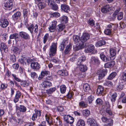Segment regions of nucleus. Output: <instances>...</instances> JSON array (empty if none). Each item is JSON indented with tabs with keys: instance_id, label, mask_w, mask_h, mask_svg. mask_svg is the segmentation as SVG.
Listing matches in <instances>:
<instances>
[{
	"instance_id": "1",
	"label": "nucleus",
	"mask_w": 126,
	"mask_h": 126,
	"mask_svg": "<svg viewBox=\"0 0 126 126\" xmlns=\"http://www.w3.org/2000/svg\"><path fill=\"white\" fill-rule=\"evenodd\" d=\"M12 76L15 79L16 81L18 82H20L21 85L23 87H27L29 86L30 83L28 81H21V80L19 78L16 77V75L12 74Z\"/></svg>"
},
{
	"instance_id": "2",
	"label": "nucleus",
	"mask_w": 126,
	"mask_h": 126,
	"mask_svg": "<svg viewBox=\"0 0 126 126\" xmlns=\"http://www.w3.org/2000/svg\"><path fill=\"white\" fill-rule=\"evenodd\" d=\"M57 45L55 43H53L52 45L50 46V51L49 52V55L51 57L54 56L56 53L57 50Z\"/></svg>"
},
{
	"instance_id": "3",
	"label": "nucleus",
	"mask_w": 126,
	"mask_h": 126,
	"mask_svg": "<svg viewBox=\"0 0 126 126\" xmlns=\"http://www.w3.org/2000/svg\"><path fill=\"white\" fill-rule=\"evenodd\" d=\"M120 8H119L116 10L113 14V16L114 17H116V16H117V19L119 20H121L123 18V13L122 12H119L120 10Z\"/></svg>"
},
{
	"instance_id": "4",
	"label": "nucleus",
	"mask_w": 126,
	"mask_h": 126,
	"mask_svg": "<svg viewBox=\"0 0 126 126\" xmlns=\"http://www.w3.org/2000/svg\"><path fill=\"white\" fill-rule=\"evenodd\" d=\"M65 121L69 124H71L74 122V118L68 115H65L63 117Z\"/></svg>"
},
{
	"instance_id": "5",
	"label": "nucleus",
	"mask_w": 126,
	"mask_h": 126,
	"mask_svg": "<svg viewBox=\"0 0 126 126\" xmlns=\"http://www.w3.org/2000/svg\"><path fill=\"white\" fill-rule=\"evenodd\" d=\"M94 46L92 45H90L87 48H85L84 51L86 53H89L92 52V54H94L97 52L96 50L94 49Z\"/></svg>"
},
{
	"instance_id": "6",
	"label": "nucleus",
	"mask_w": 126,
	"mask_h": 126,
	"mask_svg": "<svg viewBox=\"0 0 126 126\" xmlns=\"http://www.w3.org/2000/svg\"><path fill=\"white\" fill-rule=\"evenodd\" d=\"M90 37V35L88 33H84L80 37V41L82 43H84L89 39Z\"/></svg>"
},
{
	"instance_id": "7",
	"label": "nucleus",
	"mask_w": 126,
	"mask_h": 126,
	"mask_svg": "<svg viewBox=\"0 0 126 126\" xmlns=\"http://www.w3.org/2000/svg\"><path fill=\"white\" fill-rule=\"evenodd\" d=\"M41 88L42 90H44L45 89L49 88L52 86V84L50 82L45 81L42 82L41 84Z\"/></svg>"
},
{
	"instance_id": "8",
	"label": "nucleus",
	"mask_w": 126,
	"mask_h": 126,
	"mask_svg": "<svg viewBox=\"0 0 126 126\" xmlns=\"http://www.w3.org/2000/svg\"><path fill=\"white\" fill-rule=\"evenodd\" d=\"M8 24V21L6 19L2 18L0 19V26L1 27L3 28H5Z\"/></svg>"
},
{
	"instance_id": "9",
	"label": "nucleus",
	"mask_w": 126,
	"mask_h": 126,
	"mask_svg": "<svg viewBox=\"0 0 126 126\" xmlns=\"http://www.w3.org/2000/svg\"><path fill=\"white\" fill-rule=\"evenodd\" d=\"M61 7V10L66 13H68L70 10V7L67 4H62Z\"/></svg>"
},
{
	"instance_id": "10",
	"label": "nucleus",
	"mask_w": 126,
	"mask_h": 126,
	"mask_svg": "<svg viewBox=\"0 0 126 126\" xmlns=\"http://www.w3.org/2000/svg\"><path fill=\"white\" fill-rule=\"evenodd\" d=\"M90 63L94 64H99L100 63V62L97 57L92 56L91 57Z\"/></svg>"
},
{
	"instance_id": "11",
	"label": "nucleus",
	"mask_w": 126,
	"mask_h": 126,
	"mask_svg": "<svg viewBox=\"0 0 126 126\" xmlns=\"http://www.w3.org/2000/svg\"><path fill=\"white\" fill-rule=\"evenodd\" d=\"M19 35L22 38L25 40L29 39L30 38L29 35L24 32H19Z\"/></svg>"
},
{
	"instance_id": "12",
	"label": "nucleus",
	"mask_w": 126,
	"mask_h": 126,
	"mask_svg": "<svg viewBox=\"0 0 126 126\" xmlns=\"http://www.w3.org/2000/svg\"><path fill=\"white\" fill-rule=\"evenodd\" d=\"M13 0H6L4 2V6L7 8H10L13 6Z\"/></svg>"
},
{
	"instance_id": "13",
	"label": "nucleus",
	"mask_w": 126,
	"mask_h": 126,
	"mask_svg": "<svg viewBox=\"0 0 126 126\" xmlns=\"http://www.w3.org/2000/svg\"><path fill=\"white\" fill-rule=\"evenodd\" d=\"M34 28L35 29L34 32L35 33L37 32L38 30V27L37 25L36 24V25L34 27L33 25V24H32L28 28V29L30 31V32L32 33L33 32Z\"/></svg>"
},
{
	"instance_id": "14",
	"label": "nucleus",
	"mask_w": 126,
	"mask_h": 126,
	"mask_svg": "<svg viewBox=\"0 0 126 126\" xmlns=\"http://www.w3.org/2000/svg\"><path fill=\"white\" fill-rule=\"evenodd\" d=\"M35 113L33 114L32 117L33 121H35L37 119V116H40L41 115V112L37 110H35Z\"/></svg>"
},
{
	"instance_id": "15",
	"label": "nucleus",
	"mask_w": 126,
	"mask_h": 126,
	"mask_svg": "<svg viewBox=\"0 0 126 126\" xmlns=\"http://www.w3.org/2000/svg\"><path fill=\"white\" fill-rule=\"evenodd\" d=\"M21 95V93L20 92L17 91H16L15 96L13 99L14 102L15 103L17 102L19 100Z\"/></svg>"
},
{
	"instance_id": "16",
	"label": "nucleus",
	"mask_w": 126,
	"mask_h": 126,
	"mask_svg": "<svg viewBox=\"0 0 126 126\" xmlns=\"http://www.w3.org/2000/svg\"><path fill=\"white\" fill-rule=\"evenodd\" d=\"M31 68L35 70H39L40 67V65L37 62H33L31 63Z\"/></svg>"
},
{
	"instance_id": "17",
	"label": "nucleus",
	"mask_w": 126,
	"mask_h": 126,
	"mask_svg": "<svg viewBox=\"0 0 126 126\" xmlns=\"http://www.w3.org/2000/svg\"><path fill=\"white\" fill-rule=\"evenodd\" d=\"M87 123L90 126H97V124L95 120L92 118H89L87 120Z\"/></svg>"
},
{
	"instance_id": "18",
	"label": "nucleus",
	"mask_w": 126,
	"mask_h": 126,
	"mask_svg": "<svg viewBox=\"0 0 126 126\" xmlns=\"http://www.w3.org/2000/svg\"><path fill=\"white\" fill-rule=\"evenodd\" d=\"M57 22L54 21L52 22L51 26H50L49 28V31L51 32H53L56 28Z\"/></svg>"
},
{
	"instance_id": "19",
	"label": "nucleus",
	"mask_w": 126,
	"mask_h": 126,
	"mask_svg": "<svg viewBox=\"0 0 126 126\" xmlns=\"http://www.w3.org/2000/svg\"><path fill=\"white\" fill-rule=\"evenodd\" d=\"M107 70L105 69H103L102 72L98 75V79L101 80L102 79L103 77L105 76V75L107 74Z\"/></svg>"
},
{
	"instance_id": "20",
	"label": "nucleus",
	"mask_w": 126,
	"mask_h": 126,
	"mask_svg": "<svg viewBox=\"0 0 126 126\" xmlns=\"http://www.w3.org/2000/svg\"><path fill=\"white\" fill-rule=\"evenodd\" d=\"M110 8L109 5H106L101 8V11L103 13H106L109 11Z\"/></svg>"
},
{
	"instance_id": "21",
	"label": "nucleus",
	"mask_w": 126,
	"mask_h": 126,
	"mask_svg": "<svg viewBox=\"0 0 126 126\" xmlns=\"http://www.w3.org/2000/svg\"><path fill=\"white\" fill-rule=\"evenodd\" d=\"M46 120L48 124L50 126L51 125H54V119H52L51 117L48 116L47 115L45 116Z\"/></svg>"
},
{
	"instance_id": "22",
	"label": "nucleus",
	"mask_w": 126,
	"mask_h": 126,
	"mask_svg": "<svg viewBox=\"0 0 126 126\" xmlns=\"http://www.w3.org/2000/svg\"><path fill=\"white\" fill-rule=\"evenodd\" d=\"M0 49L1 51L3 50L5 53H7L8 49L6 45L3 43H1L0 45Z\"/></svg>"
},
{
	"instance_id": "23",
	"label": "nucleus",
	"mask_w": 126,
	"mask_h": 126,
	"mask_svg": "<svg viewBox=\"0 0 126 126\" xmlns=\"http://www.w3.org/2000/svg\"><path fill=\"white\" fill-rule=\"evenodd\" d=\"M21 13L19 11H17L12 16L13 19L14 20H16L21 15Z\"/></svg>"
},
{
	"instance_id": "24",
	"label": "nucleus",
	"mask_w": 126,
	"mask_h": 126,
	"mask_svg": "<svg viewBox=\"0 0 126 126\" xmlns=\"http://www.w3.org/2000/svg\"><path fill=\"white\" fill-rule=\"evenodd\" d=\"M58 73L59 75L62 76H67L68 74L67 71L64 70H59L58 71Z\"/></svg>"
},
{
	"instance_id": "25",
	"label": "nucleus",
	"mask_w": 126,
	"mask_h": 126,
	"mask_svg": "<svg viewBox=\"0 0 126 126\" xmlns=\"http://www.w3.org/2000/svg\"><path fill=\"white\" fill-rule=\"evenodd\" d=\"M68 43V41L67 40H63V41L60 46L61 50L63 51L64 50L65 46Z\"/></svg>"
},
{
	"instance_id": "26",
	"label": "nucleus",
	"mask_w": 126,
	"mask_h": 126,
	"mask_svg": "<svg viewBox=\"0 0 126 126\" xmlns=\"http://www.w3.org/2000/svg\"><path fill=\"white\" fill-rule=\"evenodd\" d=\"M100 57L101 60L103 61L106 62L109 61V58L106 57L103 53H101L100 54Z\"/></svg>"
},
{
	"instance_id": "27",
	"label": "nucleus",
	"mask_w": 126,
	"mask_h": 126,
	"mask_svg": "<svg viewBox=\"0 0 126 126\" xmlns=\"http://www.w3.org/2000/svg\"><path fill=\"white\" fill-rule=\"evenodd\" d=\"M84 91L87 93H89L90 90V85L88 83L85 84L83 86Z\"/></svg>"
},
{
	"instance_id": "28",
	"label": "nucleus",
	"mask_w": 126,
	"mask_h": 126,
	"mask_svg": "<svg viewBox=\"0 0 126 126\" xmlns=\"http://www.w3.org/2000/svg\"><path fill=\"white\" fill-rule=\"evenodd\" d=\"M115 64V62L112 61L108 63L105 64V68H109L113 66Z\"/></svg>"
},
{
	"instance_id": "29",
	"label": "nucleus",
	"mask_w": 126,
	"mask_h": 126,
	"mask_svg": "<svg viewBox=\"0 0 126 126\" xmlns=\"http://www.w3.org/2000/svg\"><path fill=\"white\" fill-rule=\"evenodd\" d=\"M72 47V45L70 43H69L66 47L65 50L64 51V53L65 54H67L70 51Z\"/></svg>"
},
{
	"instance_id": "30",
	"label": "nucleus",
	"mask_w": 126,
	"mask_h": 126,
	"mask_svg": "<svg viewBox=\"0 0 126 126\" xmlns=\"http://www.w3.org/2000/svg\"><path fill=\"white\" fill-rule=\"evenodd\" d=\"M86 57L85 56H83L79 57L77 62L78 65H80L82 64V62L86 60Z\"/></svg>"
},
{
	"instance_id": "31",
	"label": "nucleus",
	"mask_w": 126,
	"mask_h": 126,
	"mask_svg": "<svg viewBox=\"0 0 126 126\" xmlns=\"http://www.w3.org/2000/svg\"><path fill=\"white\" fill-rule=\"evenodd\" d=\"M79 66V70L83 72H85L87 69V67L86 65H84L82 64L78 65Z\"/></svg>"
},
{
	"instance_id": "32",
	"label": "nucleus",
	"mask_w": 126,
	"mask_h": 126,
	"mask_svg": "<svg viewBox=\"0 0 126 126\" xmlns=\"http://www.w3.org/2000/svg\"><path fill=\"white\" fill-rule=\"evenodd\" d=\"M85 45L84 43H80L79 45L76 46L75 49V50L78 51L80 49L83 48Z\"/></svg>"
},
{
	"instance_id": "33",
	"label": "nucleus",
	"mask_w": 126,
	"mask_h": 126,
	"mask_svg": "<svg viewBox=\"0 0 126 126\" xmlns=\"http://www.w3.org/2000/svg\"><path fill=\"white\" fill-rule=\"evenodd\" d=\"M106 43V42L104 40H100L96 43L95 46L97 47H100L105 45Z\"/></svg>"
},
{
	"instance_id": "34",
	"label": "nucleus",
	"mask_w": 126,
	"mask_h": 126,
	"mask_svg": "<svg viewBox=\"0 0 126 126\" xmlns=\"http://www.w3.org/2000/svg\"><path fill=\"white\" fill-rule=\"evenodd\" d=\"M56 90L55 87L51 88L46 90V93L48 95L51 94Z\"/></svg>"
},
{
	"instance_id": "35",
	"label": "nucleus",
	"mask_w": 126,
	"mask_h": 126,
	"mask_svg": "<svg viewBox=\"0 0 126 126\" xmlns=\"http://www.w3.org/2000/svg\"><path fill=\"white\" fill-rule=\"evenodd\" d=\"M103 87L101 86H99L97 90V93L99 95H100L103 93Z\"/></svg>"
},
{
	"instance_id": "36",
	"label": "nucleus",
	"mask_w": 126,
	"mask_h": 126,
	"mask_svg": "<svg viewBox=\"0 0 126 126\" xmlns=\"http://www.w3.org/2000/svg\"><path fill=\"white\" fill-rule=\"evenodd\" d=\"M60 20L62 22L66 23L68 21V18L67 16H63L60 18Z\"/></svg>"
},
{
	"instance_id": "37",
	"label": "nucleus",
	"mask_w": 126,
	"mask_h": 126,
	"mask_svg": "<svg viewBox=\"0 0 126 126\" xmlns=\"http://www.w3.org/2000/svg\"><path fill=\"white\" fill-rule=\"evenodd\" d=\"M73 39L74 43H76L80 41V37L78 35H75L73 36Z\"/></svg>"
},
{
	"instance_id": "38",
	"label": "nucleus",
	"mask_w": 126,
	"mask_h": 126,
	"mask_svg": "<svg viewBox=\"0 0 126 126\" xmlns=\"http://www.w3.org/2000/svg\"><path fill=\"white\" fill-rule=\"evenodd\" d=\"M110 55L112 57H114L116 55V50L115 49L110 48Z\"/></svg>"
},
{
	"instance_id": "39",
	"label": "nucleus",
	"mask_w": 126,
	"mask_h": 126,
	"mask_svg": "<svg viewBox=\"0 0 126 126\" xmlns=\"http://www.w3.org/2000/svg\"><path fill=\"white\" fill-rule=\"evenodd\" d=\"M19 62L23 65H26V57H22L19 60Z\"/></svg>"
},
{
	"instance_id": "40",
	"label": "nucleus",
	"mask_w": 126,
	"mask_h": 126,
	"mask_svg": "<svg viewBox=\"0 0 126 126\" xmlns=\"http://www.w3.org/2000/svg\"><path fill=\"white\" fill-rule=\"evenodd\" d=\"M85 125V123L84 120L80 119L77 123V126H84Z\"/></svg>"
},
{
	"instance_id": "41",
	"label": "nucleus",
	"mask_w": 126,
	"mask_h": 126,
	"mask_svg": "<svg viewBox=\"0 0 126 126\" xmlns=\"http://www.w3.org/2000/svg\"><path fill=\"white\" fill-rule=\"evenodd\" d=\"M19 35L18 34L16 33H15L13 34L10 35L9 37L11 39H15L18 38L19 37Z\"/></svg>"
},
{
	"instance_id": "42",
	"label": "nucleus",
	"mask_w": 126,
	"mask_h": 126,
	"mask_svg": "<svg viewBox=\"0 0 126 126\" xmlns=\"http://www.w3.org/2000/svg\"><path fill=\"white\" fill-rule=\"evenodd\" d=\"M117 94L116 93H114L112 95L111 97V102H114L115 101L116 98L117 97Z\"/></svg>"
},
{
	"instance_id": "43",
	"label": "nucleus",
	"mask_w": 126,
	"mask_h": 126,
	"mask_svg": "<svg viewBox=\"0 0 126 126\" xmlns=\"http://www.w3.org/2000/svg\"><path fill=\"white\" fill-rule=\"evenodd\" d=\"M60 88L61 93L62 94L65 93L66 89V87L65 85H62L60 86Z\"/></svg>"
},
{
	"instance_id": "44",
	"label": "nucleus",
	"mask_w": 126,
	"mask_h": 126,
	"mask_svg": "<svg viewBox=\"0 0 126 126\" xmlns=\"http://www.w3.org/2000/svg\"><path fill=\"white\" fill-rule=\"evenodd\" d=\"M18 110L20 112H24L26 111L27 109L24 106L20 105Z\"/></svg>"
},
{
	"instance_id": "45",
	"label": "nucleus",
	"mask_w": 126,
	"mask_h": 126,
	"mask_svg": "<svg viewBox=\"0 0 126 126\" xmlns=\"http://www.w3.org/2000/svg\"><path fill=\"white\" fill-rule=\"evenodd\" d=\"M116 74V73L115 72H113L109 75L107 79L109 80H111L115 77Z\"/></svg>"
},
{
	"instance_id": "46",
	"label": "nucleus",
	"mask_w": 126,
	"mask_h": 126,
	"mask_svg": "<svg viewBox=\"0 0 126 126\" xmlns=\"http://www.w3.org/2000/svg\"><path fill=\"white\" fill-rule=\"evenodd\" d=\"M65 25L63 24H60L58 25L57 28L59 31H62L65 28Z\"/></svg>"
},
{
	"instance_id": "47",
	"label": "nucleus",
	"mask_w": 126,
	"mask_h": 126,
	"mask_svg": "<svg viewBox=\"0 0 126 126\" xmlns=\"http://www.w3.org/2000/svg\"><path fill=\"white\" fill-rule=\"evenodd\" d=\"M38 6L40 9L44 8L46 6L45 3L44 2H40L38 4Z\"/></svg>"
},
{
	"instance_id": "48",
	"label": "nucleus",
	"mask_w": 126,
	"mask_h": 126,
	"mask_svg": "<svg viewBox=\"0 0 126 126\" xmlns=\"http://www.w3.org/2000/svg\"><path fill=\"white\" fill-rule=\"evenodd\" d=\"M104 85L105 86H107L109 87H111L113 86V84L110 81L106 80L104 83Z\"/></svg>"
},
{
	"instance_id": "49",
	"label": "nucleus",
	"mask_w": 126,
	"mask_h": 126,
	"mask_svg": "<svg viewBox=\"0 0 126 126\" xmlns=\"http://www.w3.org/2000/svg\"><path fill=\"white\" fill-rule=\"evenodd\" d=\"M103 102L102 100L100 98H98L95 101V103L97 105L99 106L102 105Z\"/></svg>"
},
{
	"instance_id": "50",
	"label": "nucleus",
	"mask_w": 126,
	"mask_h": 126,
	"mask_svg": "<svg viewBox=\"0 0 126 126\" xmlns=\"http://www.w3.org/2000/svg\"><path fill=\"white\" fill-rule=\"evenodd\" d=\"M94 99V96L92 95H91L88 98V100L89 104H91Z\"/></svg>"
},
{
	"instance_id": "51",
	"label": "nucleus",
	"mask_w": 126,
	"mask_h": 126,
	"mask_svg": "<svg viewBox=\"0 0 126 126\" xmlns=\"http://www.w3.org/2000/svg\"><path fill=\"white\" fill-rule=\"evenodd\" d=\"M90 114V111L88 110H85L83 111V114L84 116L88 117Z\"/></svg>"
},
{
	"instance_id": "52",
	"label": "nucleus",
	"mask_w": 126,
	"mask_h": 126,
	"mask_svg": "<svg viewBox=\"0 0 126 126\" xmlns=\"http://www.w3.org/2000/svg\"><path fill=\"white\" fill-rule=\"evenodd\" d=\"M50 72L49 71H43L41 72V75L42 76L44 77L46 76L49 74Z\"/></svg>"
},
{
	"instance_id": "53",
	"label": "nucleus",
	"mask_w": 126,
	"mask_h": 126,
	"mask_svg": "<svg viewBox=\"0 0 126 126\" xmlns=\"http://www.w3.org/2000/svg\"><path fill=\"white\" fill-rule=\"evenodd\" d=\"M79 106L82 108H85L87 106V105L84 101H81L79 103Z\"/></svg>"
},
{
	"instance_id": "54",
	"label": "nucleus",
	"mask_w": 126,
	"mask_h": 126,
	"mask_svg": "<svg viewBox=\"0 0 126 126\" xmlns=\"http://www.w3.org/2000/svg\"><path fill=\"white\" fill-rule=\"evenodd\" d=\"M88 23L91 26H93L95 24L94 21L92 19L90 18L87 21Z\"/></svg>"
},
{
	"instance_id": "55",
	"label": "nucleus",
	"mask_w": 126,
	"mask_h": 126,
	"mask_svg": "<svg viewBox=\"0 0 126 126\" xmlns=\"http://www.w3.org/2000/svg\"><path fill=\"white\" fill-rule=\"evenodd\" d=\"M10 59L11 61L13 62H15L16 61V56L14 54L10 55Z\"/></svg>"
},
{
	"instance_id": "56",
	"label": "nucleus",
	"mask_w": 126,
	"mask_h": 126,
	"mask_svg": "<svg viewBox=\"0 0 126 126\" xmlns=\"http://www.w3.org/2000/svg\"><path fill=\"white\" fill-rule=\"evenodd\" d=\"M28 11L27 9H24L23 11V14L24 18H27L28 15Z\"/></svg>"
},
{
	"instance_id": "57",
	"label": "nucleus",
	"mask_w": 126,
	"mask_h": 126,
	"mask_svg": "<svg viewBox=\"0 0 126 126\" xmlns=\"http://www.w3.org/2000/svg\"><path fill=\"white\" fill-rule=\"evenodd\" d=\"M122 80L124 81H126V70L123 72L122 77Z\"/></svg>"
},
{
	"instance_id": "58",
	"label": "nucleus",
	"mask_w": 126,
	"mask_h": 126,
	"mask_svg": "<svg viewBox=\"0 0 126 126\" xmlns=\"http://www.w3.org/2000/svg\"><path fill=\"white\" fill-rule=\"evenodd\" d=\"M13 51L16 54L19 53V49L17 47H14L13 48Z\"/></svg>"
},
{
	"instance_id": "59",
	"label": "nucleus",
	"mask_w": 126,
	"mask_h": 126,
	"mask_svg": "<svg viewBox=\"0 0 126 126\" xmlns=\"http://www.w3.org/2000/svg\"><path fill=\"white\" fill-rule=\"evenodd\" d=\"M8 85L7 84H2L0 86L1 89L2 90H4L7 88Z\"/></svg>"
},
{
	"instance_id": "60",
	"label": "nucleus",
	"mask_w": 126,
	"mask_h": 126,
	"mask_svg": "<svg viewBox=\"0 0 126 126\" xmlns=\"http://www.w3.org/2000/svg\"><path fill=\"white\" fill-rule=\"evenodd\" d=\"M52 9L54 10H56L58 8V5L56 3L53 4L51 6Z\"/></svg>"
},
{
	"instance_id": "61",
	"label": "nucleus",
	"mask_w": 126,
	"mask_h": 126,
	"mask_svg": "<svg viewBox=\"0 0 126 126\" xmlns=\"http://www.w3.org/2000/svg\"><path fill=\"white\" fill-rule=\"evenodd\" d=\"M31 75L32 78L33 79H36L37 77V74L34 72H31Z\"/></svg>"
},
{
	"instance_id": "62",
	"label": "nucleus",
	"mask_w": 126,
	"mask_h": 126,
	"mask_svg": "<svg viewBox=\"0 0 126 126\" xmlns=\"http://www.w3.org/2000/svg\"><path fill=\"white\" fill-rule=\"evenodd\" d=\"M102 121L104 122L108 123L109 122V121L110 119H108L106 117L103 116L101 118Z\"/></svg>"
},
{
	"instance_id": "63",
	"label": "nucleus",
	"mask_w": 126,
	"mask_h": 126,
	"mask_svg": "<svg viewBox=\"0 0 126 126\" xmlns=\"http://www.w3.org/2000/svg\"><path fill=\"white\" fill-rule=\"evenodd\" d=\"M108 123L105 125V126H112L113 125V121L111 119H110Z\"/></svg>"
},
{
	"instance_id": "64",
	"label": "nucleus",
	"mask_w": 126,
	"mask_h": 126,
	"mask_svg": "<svg viewBox=\"0 0 126 126\" xmlns=\"http://www.w3.org/2000/svg\"><path fill=\"white\" fill-rule=\"evenodd\" d=\"M106 112L110 115L112 114V113L110 107H107L106 110Z\"/></svg>"
}]
</instances>
